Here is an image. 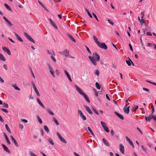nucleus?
<instances>
[{
  "label": "nucleus",
  "mask_w": 156,
  "mask_h": 156,
  "mask_svg": "<svg viewBox=\"0 0 156 156\" xmlns=\"http://www.w3.org/2000/svg\"><path fill=\"white\" fill-rule=\"evenodd\" d=\"M88 57L91 63L94 66L97 65V62L99 61L100 60V56L96 53H93L92 56H89Z\"/></svg>",
  "instance_id": "obj_1"
},
{
  "label": "nucleus",
  "mask_w": 156,
  "mask_h": 156,
  "mask_svg": "<svg viewBox=\"0 0 156 156\" xmlns=\"http://www.w3.org/2000/svg\"><path fill=\"white\" fill-rule=\"evenodd\" d=\"M78 114L80 116V117L82 119L85 121L86 120V117L85 115H84L83 113H82V111L80 110H78Z\"/></svg>",
  "instance_id": "obj_2"
},
{
  "label": "nucleus",
  "mask_w": 156,
  "mask_h": 156,
  "mask_svg": "<svg viewBox=\"0 0 156 156\" xmlns=\"http://www.w3.org/2000/svg\"><path fill=\"white\" fill-rule=\"evenodd\" d=\"M97 44L100 48H101L106 49L107 48V46L105 43H102L99 42Z\"/></svg>",
  "instance_id": "obj_3"
},
{
  "label": "nucleus",
  "mask_w": 156,
  "mask_h": 156,
  "mask_svg": "<svg viewBox=\"0 0 156 156\" xmlns=\"http://www.w3.org/2000/svg\"><path fill=\"white\" fill-rule=\"evenodd\" d=\"M56 134L59 138V139L62 142H63L65 144H66L67 143L66 140L61 136L60 134L58 132H56Z\"/></svg>",
  "instance_id": "obj_4"
},
{
  "label": "nucleus",
  "mask_w": 156,
  "mask_h": 156,
  "mask_svg": "<svg viewBox=\"0 0 156 156\" xmlns=\"http://www.w3.org/2000/svg\"><path fill=\"white\" fill-rule=\"evenodd\" d=\"M74 87L77 91L81 95H82L84 93L83 92L81 89L76 85H75Z\"/></svg>",
  "instance_id": "obj_5"
},
{
  "label": "nucleus",
  "mask_w": 156,
  "mask_h": 156,
  "mask_svg": "<svg viewBox=\"0 0 156 156\" xmlns=\"http://www.w3.org/2000/svg\"><path fill=\"white\" fill-rule=\"evenodd\" d=\"M32 85L33 86V88L35 92L37 94V95L39 97L40 96V94L38 91V90H37L35 84L33 82H32Z\"/></svg>",
  "instance_id": "obj_6"
},
{
  "label": "nucleus",
  "mask_w": 156,
  "mask_h": 156,
  "mask_svg": "<svg viewBox=\"0 0 156 156\" xmlns=\"http://www.w3.org/2000/svg\"><path fill=\"white\" fill-rule=\"evenodd\" d=\"M11 139L12 141V142L15 144V145L17 147H18L19 145L17 143V141H16L15 138L12 136L11 135L10 136Z\"/></svg>",
  "instance_id": "obj_7"
},
{
  "label": "nucleus",
  "mask_w": 156,
  "mask_h": 156,
  "mask_svg": "<svg viewBox=\"0 0 156 156\" xmlns=\"http://www.w3.org/2000/svg\"><path fill=\"white\" fill-rule=\"evenodd\" d=\"M64 72L65 73L66 75L67 76V77L68 78V80H69L71 82H72V80L71 79V78L69 74V73L66 70H64Z\"/></svg>",
  "instance_id": "obj_8"
},
{
  "label": "nucleus",
  "mask_w": 156,
  "mask_h": 156,
  "mask_svg": "<svg viewBox=\"0 0 156 156\" xmlns=\"http://www.w3.org/2000/svg\"><path fill=\"white\" fill-rule=\"evenodd\" d=\"M24 34L25 36L30 41L33 42V43H34V40L32 39V38L30 36L28 35L27 33H24Z\"/></svg>",
  "instance_id": "obj_9"
},
{
  "label": "nucleus",
  "mask_w": 156,
  "mask_h": 156,
  "mask_svg": "<svg viewBox=\"0 0 156 156\" xmlns=\"http://www.w3.org/2000/svg\"><path fill=\"white\" fill-rule=\"evenodd\" d=\"M129 106L127 107L126 105L124 107L123 110L124 112L127 114L129 113Z\"/></svg>",
  "instance_id": "obj_10"
},
{
  "label": "nucleus",
  "mask_w": 156,
  "mask_h": 156,
  "mask_svg": "<svg viewBox=\"0 0 156 156\" xmlns=\"http://www.w3.org/2000/svg\"><path fill=\"white\" fill-rule=\"evenodd\" d=\"M2 50L5 52H6L9 55H11V53L10 50L6 47L2 48Z\"/></svg>",
  "instance_id": "obj_11"
},
{
  "label": "nucleus",
  "mask_w": 156,
  "mask_h": 156,
  "mask_svg": "<svg viewBox=\"0 0 156 156\" xmlns=\"http://www.w3.org/2000/svg\"><path fill=\"white\" fill-rule=\"evenodd\" d=\"M154 115L153 114H151L148 117H145V119L147 121L150 122L151 119H153Z\"/></svg>",
  "instance_id": "obj_12"
},
{
  "label": "nucleus",
  "mask_w": 156,
  "mask_h": 156,
  "mask_svg": "<svg viewBox=\"0 0 156 156\" xmlns=\"http://www.w3.org/2000/svg\"><path fill=\"white\" fill-rule=\"evenodd\" d=\"M119 150L122 154H124V148L123 145L122 144L119 145Z\"/></svg>",
  "instance_id": "obj_13"
},
{
  "label": "nucleus",
  "mask_w": 156,
  "mask_h": 156,
  "mask_svg": "<svg viewBox=\"0 0 156 156\" xmlns=\"http://www.w3.org/2000/svg\"><path fill=\"white\" fill-rule=\"evenodd\" d=\"M2 146L3 149L5 151L9 153H11L10 151L8 149L7 147L5 145L2 144Z\"/></svg>",
  "instance_id": "obj_14"
},
{
  "label": "nucleus",
  "mask_w": 156,
  "mask_h": 156,
  "mask_svg": "<svg viewBox=\"0 0 156 156\" xmlns=\"http://www.w3.org/2000/svg\"><path fill=\"white\" fill-rule=\"evenodd\" d=\"M126 140L129 142V143L130 144V145L133 147L134 148V146L131 141V140L127 136H126Z\"/></svg>",
  "instance_id": "obj_15"
},
{
  "label": "nucleus",
  "mask_w": 156,
  "mask_h": 156,
  "mask_svg": "<svg viewBox=\"0 0 156 156\" xmlns=\"http://www.w3.org/2000/svg\"><path fill=\"white\" fill-rule=\"evenodd\" d=\"M60 53L64 55L66 57H67L69 54V51L67 50H64L62 52H60Z\"/></svg>",
  "instance_id": "obj_16"
},
{
  "label": "nucleus",
  "mask_w": 156,
  "mask_h": 156,
  "mask_svg": "<svg viewBox=\"0 0 156 156\" xmlns=\"http://www.w3.org/2000/svg\"><path fill=\"white\" fill-rule=\"evenodd\" d=\"M84 107L86 111L90 114H92L93 113L90 108L87 106H84Z\"/></svg>",
  "instance_id": "obj_17"
},
{
  "label": "nucleus",
  "mask_w": 156,
  "mask_h": 156,
  "mask_svg": "<svg viewBox=\"0 0 156 156\" xmlns=\"http://www.w3.org/2000/svg\"><path fill=\"white\" fill-rule=\"evenodd\" d=\"M49 20L50 21L51 23L52 26L56 29H57V27L55 23L50 19H49Z\"/></svg>",
  "instance_id": "obj_18"
},
{
  "label": "nucleus",
  "mask_w": 156,
  "mask_h": 156,
  "mask_svg": "<svg viewBox=\"0 0 156 156\" xmlns=\"http://www.w3.org/2000/svg\"><path fill=\"white\" fill-rule=\"evenodd\" d=\"M17 39L21 42H23V39L19 36V35L16 33H14Z\"/></svg>",
  "instance_id": "obj_19"
},
{
  "label": "nucleus",
  "mask_w": 156,
  "mask_h": 156,
  "mask_svg": "<svg viewBox=\"0 0 156 156\" xmlns=\"http://www.w3.org/2000/svg\"><path fill=\"white\" fill-rule=\"evenodd\" d=\"M4 136L5 138V140H6V141L7 142V143L9 145H10L11 144V143H10V141H9L8 136H7L5 133L4 134Z\"/></svg>",
  "instance_id": "obj_20"
},
{
  "label": "nucleus",
  "mask_w": 156,
  "mask_h": 156,
  "mask_svg": "<svg viewBox=\"0 0 156 156\" xmlns=\"http://www.w3.org/2000/svg\"><path fill=\"white\" fill-rule=\"evenodd\" d=\"M115 114L117 116H118L119 118H120L121 119H122V120H123L124 119V118H123V116L122 115L119 114V113H118L117 112H115Z\"/></svg>",
  "instance_id": "obj_21"
},
{
  "label": "nucleus",
  "mask_w": 156,
  "mask_h": 156,
  "mask_svg": "<svg viewBox=\"0 0 156 156\" xmlns=\"http://www.w3.org/2000/svg\"><path fill=\"white\" fill-rule=\"evenodd\" d=\"M86 101L90 103V101L87 95H86L85 93H84L82 95Z\"/></svg>",
  "instance_id": "obj_22"
},
{
  "label": "nucleus",
  "mask_w": 156,
  "mask_h": 156,
  "mask_svg": "<svg viewBox=\"0 0 156 156\" xmlns=\"http://www.w3.org/2000/svg\"><path fill=\"white\" fill-rule=\"evenodd\" d=\"M37 102H38V104L40 105L43 108L45 109V106L44 105L41 103V101H40V100H39V99L38 98L37 99Z\"/></svg>",
  "instance_id": "obj_23"
},
{
  "label": "nucleus",
  "mask_w": 156,
  "mask_h": 156,
  "mask_svg": "<svg viewBox=\"0 0 156 156\" xmlns=\"http://www.w3.org/2000/svg\"><path fill=\"white\" fill-rule=\"evenodd\" d=\"M126 62L127 64L129 66H130L131 65V63H132L133 65L134 64L132 61L129 58V60H126Z\"/></svg>",
  "instance_id": "obj_24"
},
{
  "label": "nucleus",
  "mask_w": 156,
  "mask_h": 156,
  "mask_svg": "<svg viewBox=\"0 0 156 156\" xmlns=\"http://www.w3.org/2000/svg\"><path fill=\"white\" fill-rule=\"evenodd\" d=\"M47 112L50 115H54V113L50 108H48L47 110Z\"/></svg>",
  "instance_id": "obj_25"
},
{
  "label": "nucleus",
  "mask_w": 156,
  "mask_h": 156,
  "mask_svg": "<svg viewBox=\"0 0 156 156\" xmlns=\"http://www.w3.org/2000/svg\"><path fill=\"white\" fill-rule=\"evenodd\" d=\"M67 36L72 41L74 42H76V41L75 40V39L73 38V37L71 35L69 34H68Z\"/></svg>",
  "instance_id": "obj_26"
},
{
  "label": "nucleus",
  "mask_w": 156,
  "mask_h": 156,
  "mask_svg": "<svg viewBox=\"0 0 156 156\" xmlns=\"http://www.w3.org/2000/svg\"><path fill=\"white\" fill-rule=\"evenodd\" d=\"M102 140L104 143L107 146H109L110 145L109 143L107 141V140L104 138H103Z\"/></svg>",
  "instance_id": "obj_27"
},
{
  "label": "nucleus",
  "mask_w": 156,
  "mask_h": 156,
  "mask_svg": "<svg viewBox=\"0 0 156 156\" xmlns=\"http://www.w3.org/2000/svg\"><path fill=\"white\" fill-rule=\"evenodd\" d=\"M48 140L51 144L52 145H54V143L53 140L51 138H48Z\"/></svg>",
  "instance_id": "obj_28"
},
{
  "label": "nucleus",
  "mask_w": 156,
  "mask_h": 156,
  "mask_svg": "<svg viewBox=\"0 0 156 156\" xmlns=\"http://www.w3.org/2000/svg\"><path fill=\"white\" fill-rule=\"evenodd\" d=\"M52 121L55 122L57 125L58 126L59 125V124L58 122L55 118L54 117L52 118Z\"/></svg>",
  "instance_id": "obj_29"
},
{
  "label": "nucleus",
  "mask_w": 156,
  "mask_h": 156,
  "mask_svg": "<svg viewBox=\"0 0 156 156\" xmlns=\"http://www.w3.org/2000/svg\"><path fill=\"white\" fill-rule=\"evenodd\" d=\"M0 59L3 61H5V58L4 56L0 53Z\"/></svg>",
  "instance_id": "obj_30"
},
{
  "label": "nucleus",
  "mask_w": 156,
  "mask_h": 156,
  "mask_svg": "<svg viewBox=\"0 0 156 156\" xmlns=\"http://www.w3.org/2000/svg\"><path fill=\"white\" fill-rule=\"evenodd\" d=\"M93 38L94 41L97 44H98L100 42L98 41V39L97 37H96L94 35L93 36Z\"/></svg>",
  "instance_id": "obj_31"
},
{
  "label": "nucleus",
  "mask_w": 156,
  "mask_h": 156,
  "mask_svg": "<svg viewBox=\"0 0 156 156\" xmlns=\"http://www.w3.org/2000/svg\"><path fill=\"white\" fill-rule=\"evenodd\" d=\"M44 129L45 131H46L47 133H48L49 132V130L47 126H44Z\"/></svg>",
  "instance_id": "obj_32"
},
{
  "label": "nucleus",
  "mask_w": 156,
  "mask_h": 156,
  "mask_svg": "<svg viewBox=\"0 0 156 156\" xmlns=\"http://www.w3.org/2000/svg\"><path fill=\"white\" fill-rule=\"evenodd\" d=\"M12 86L16 90H20V89L16 86V84H13L12 85Z\"/></svg>",
  "instance_id": "obj_33"
},
{
  "label": "nucleus",
  "mask_w": 156,
  "mask_h": 156,
  "mask_svg": "<svg viewBox=\"0 0 156 156\" xmlns=\"http://www.w3.org/2000/svg\"><path fill=\"white\" fill-rule=\"evenodd\" d=\"M138 108V106L137 105L136 106H134L133 107L132 109V111L133 112H135Z\"/></svg>",
  "instance_id": "obj_34"
},
{
  "label": "nucleus",
  "mask_w": 156,
  "mask_h": 156,
  "mask_svg": "<svg viewBox=\"0 0 156 156\" xmlns=\"http://www.w3.org/2000/svg\"><path fill=\"white\" fill-rule=\"evenodd\" d=\"M5 127L7 130L10 133H11V131L7 124H6L5 125Z\"/></svg>",
  "instance_id": "obj_35"
},
{
  "label": "nucleus",
  "mask_w": 156,
  "mask_h": 156,
  "mask_svg": "<svg viewBox=\"0 0 156 156\" xmlns=\"http://www.w3.org/2000/svg\"><path fill=\"white\" fill-rule=\"evenodd\" d=\"M95 86L96 88L98 90H100L101 88V86L99 85V84L98 83L96 82L95 83Z\"/></svg>",
  "instance_id": "obj_36"
},
{
  "label": "nucleus",
  "mask_w": 156,
  "mask_h": 156,
  "mask_svg": "<svg viewBox=\"0 0 156 156\" xmlns=\"http://www.w3.org/2000/svg\"><path fill=\"white\" fill-rule=\"evenodd\" d=\"M37 119L38 121V122L42 124V121L41 119V118L39 117V115H37Z\"/></svg>",
  "instance_id": "obj_37"
},
{
  "label": "nucleus",
  "mask_w": 156,
  "mask_h": 156,
  "mask_svg": "<svg viewBox=\"0 0 156 156\" xmlns=\"http://www.w3.org/2000/svg\"><path fill=\"white\" fill-rule=\"evenodd\" d=\"M4 5L5 7L9 10H11V9L10 6L6 4H5Z\"/></svg>",
  "instance_id": "obj_38"
},
{
  "label": "nucleus",
  "mask_w": 156,
  "mask_h": 156,
  "mask_svg": "<svg viewBox=\"0 0 156 156\" xmlns=\"http://www.w3.org/2000/svg\"><path fill=\"white\" fill-rule=\"evenodd\" d=\"M85 10H86V11L88 15L89 16V17H90V18H92V16L91 15V14H90V13L89 11L87 9H86Z\"/></svg>",
  "instance_id": "obj_39"
},
{
  "label": "nucleus",
  "mask_w": 156,
  "mask_h": 156,
  "mask_svg": "<svg viewBox=\"0 0 156 156\" xmlns=\"http://www.w3.org/2000/svg\"><path fill=\"white\" fill-rule=\"evenodd\" d=\"M94 74L95 75H97L98 76H99V71L98 69L96 70L94 73Z\"/></svg>",
  "instance_id": "obj_40"
},
{
  "label": "nucleus",
  "mask_w": 156,
  "mask_h": 156,
  "mask_svg": "<svg viewBox=\"0 0 156 156\" xmlns=\"http://www.w3.org/2000/svg\"><path fill=\"white\" fill-rule=\"evenodd\" d=\"M48 66L49 72L53 70L52 68L51 67V66L50 65H49V64H48Z\"/></svg>",
  "instance_id": "obj_41"
},
{
  "label": "nucleus",
  "mask_w": 156,
  "mask_h": 156,
  "mask_svg": "<svg viewBox=\"0 0 156 156\" xmlns=\"http://www.w3.org/2000/svg\"><path fill=\"white\" fill-rule=\"evenodd\" d=\"M87 129L90 132V133L92 135H93V136H94V134L93 133V132L92 130L89 127H87Z\"/></svg>",
  "instance_id": "obj_42"
},
{
  "label": "nucleus",
  "mask_w": 156,
  "mask_h": 156,
  "mask_svg": "<svg viewBox=\"0 0 156 156\" xmlns=\"http://www.w3.org/2000/svg\"><path fill=\"white\" fill-rule=\"evenodd\" d=\"M101 124L103 128H104L106 126V123L102 121H101Z\"/></svg>",
  "instance_id": "obj_43"
},
{
  "label": "nucleus",
  "mask_w": 156,
  "mask_h": 156,
  "mask_svg": "<svg viewBox=\"0 0 156 156\" xmlns=\"http://www.w3.org/2000/svg\"><path fill=\"white\" fill-rule=\"evenodd\" d=\"M103 128L104 129V130L107 132V133L109 132V129L108 127L106 126Z\"/></svg>",
  "instance_id": "obj_44"
},
{
  "label": "nucleus",
  "mask_w": 156,
  "mask_h": 156,
  "mask_svg": "<svg viewBox=\"0 0 156 156\" xmlns=\"http://www.w3.org/2000/svg\"><path fill=\"white\" fill-rule=\"evenodd\" d=\"M19 127L20 129H21V130H22L24 128V126L23 124H20Z\"/></svg>",
  "instance_id": "obj_45"
},
{
  "label": "nucleus",
  "mask_w": 156,
  "mask_h": 156,
  "mask_svg": "<svg viewBox=\"0 0 156 156\" xmlns=\"http://www.w3.org/2000/svg\"><path fill=\"white\" fill-rule=\"evenodd\" d=\"M92 110L93 112H94V113L97 114L98 115H99V114L98 112L95 109V108H93L92 109Z\"/></svg>",
  "instance_id": "obj_46"
},
{
  "label": "nucleus",
  "mask_w": 156,
  "mask_h": 156,
  "mask_svg": "<svg viewBox=\"0 0 156 156\" xmlns=\"http://www.w3.org/2000/svg\"><path fill=\"white\" fill-rule=\"evenodd\" d=\"M48 54L50 55H54V56L55 55L54 52L53 51H52V52H51L49 51H48Z\"/></svg>",
  "instance_id": "obj_47"
},
{
  "label": "nucleus",
  "mask_w": 156,
  "mask_h": 156,
  "mask_svg": "<svg viewBox=\"0 0 156 156\" xmlns=\"http://www.w3.org/2000/svg\"><path fill=\"white\" fill-rule=\"evenodd\" d=\"M50 57L52 59V60L54 62H56V60L54 57L52 55H51Z\"/></svg>",
  "instance_id": "obj_48"
},
{
  "label": "nucleus",
  "mask_w": 156,
  "mask_h": 156,
  "mask_svg": "<svg viewBox=\"0 0 156 156\" xmlns=\"http://www.w3.org/2000/svg\"><path fill=\"white\" fill-rule=\"evenodd\" d=\"M85 47L86 48L87 50V51L88 52V53L89 54H92L91 52L90 51L89 49V48L86 46H85Z\"/></svg>",
  "instance_id": "obj_49"
},
{
  "label": "nucleus",
  "mask_w": 156,
  "mask_h": 156,
  "mask_svg": "<svg viewBox=\"0 0 156 156\" xmlns=\"http://www.w3.org/2000/svg\"><path fill=\"white\" fill-rule=\"evenodd\" d=\"M49 72L50 73L51 75H52V76H53V77H55V76L54 75V70L50 71Z\"/></svg>",
  "instance_id": "obj_50"
},
{
  "label": "nucleus",
  "mask_w": 156,
  "mask_h": 156,
  "mask_svg": "<svg viewBox=\"0 0 156 156\" xmlns=\"http://www.w3.org/2000/svg\"><path fill=\"white\" fill-rule=\"evenodd\" d=\"M148 46L150 47H152L154 45V44L152 43H148L147 44Z\"/></svg>",
  "instance_id": "obj_51"
},
{
  "label": "nucleus",
  "mask_w": 156,
  "mask_h": 156,
  "mask_svg": "<svg viewBox=\"0 0 156 156\" xmlns=\"http://www.w3.org/2000/svg\"><path fill=\"white\" fill-rule=\"evenodd\" d=\"M93 16H94V18H95V19L98 22L99 20H98V19L97 17V16H96V15L94 13H93Z\"/></svg>",
  "instance_id": "obj_52"
},
{
  "label": "nucleus",
  "mask_w": 156,
  "mask_h": 156,
  "mask_svg": "<svg viewBox=\"0 0 156 156\" xmlns=\"http://www.w3.org/2000/svg\"><path fill=\"white\" fill-rule=\"evenodd\" d=\"M143 89L144 90L147 92H149L150 91L149 89L147 88H146L144 87V88H143Z\"/></svg>",
  "instance_id": "obj_53"
},
{
  "label": "nucleus",
  "mask_w": 156,
  "mask_h": 156,
  "mask_svg": "<svg viewBox=\"0 0 156 156\" xmlns=\"http://www.w3.org/2000/svg\"><path fill=\"white\" fill-rule=\"evenodd\" d=\"M55 72L56 73L57 75L58 76H59V74H60V73H59V71L57 69L55 70Z\"/></svg>",
  "instance_id": "obj_54"
},
{
  "label": "nucleus",
  "mask_w": 156,
  "mask_h": 156,
  "mask_svg": "<svg viewBox=\"0 0 156 156\" xmlns=\"http://www.w3.org/2000/svg\"><path fill=\"white\" fill-rule=\"evenodd\" d=\"M1 110L5 113H8V112L7 110L5 108H2Z\"/></svg>",
  "instance_id": "obj_55"
},
{
  "label": "nucleus",
  "mask_w": 156,
  "mask_h": 156,
  "mask_svg": "<svg viewBox=\"0 0 156 156\" xmlns=\"http://www.w3.org/2000/svg\"><path fill=\"white\" fill-rule=\"evenodd\" d=\"M4 107L7 108L9 107V105L8 104L6 103H4L3 104Z\"/></svg>",
  "instance_id": "obj_56"
},
{
  "label": "nucleus",
  "mask_w": 156,
  "mask_h": 156,
  "mask_svg": "<svg viewBox=\"0 0 156 156\" xmlns=\"http://www.w3.org/2000/svg\"><path fill=\"white\" fill-rule=\"evenodd\" d=\"M142 149L144 151H147V149L146 147H145L144 146L142 145Z\"/></svg>",
  "instance_id": "obj_57"
},
{
  "label": "nucleus",
  "mask_w": 156,
  "mask_h": 156,
  "mask_svg": "<svg viewBox=\"0 0 156 156\" xmlns=\"http://www.w3.org/2000/svg\"><path fill=\"white\" fill-rule=\"evenodd\" d=\"M108 23L110 24H111L112 25H113L114 23H113V22H112L109 19H108Z\"/></svg>",
  "instance_id": "obj_58"
},
{
  "label": "nucleus",
  "mask_w": 156,
  "mask_h": 156,
  "mask_svg": "<svg viewBox=\"0 0 156 156\" xmlns=\"http://www.w3.org/2000/svg\"><path fill=\"white\" fill-rule=\"evenodd\" d=\"M21 121L22 122L25 123H27V121L25 119H21Z\"/></svg>",
  "instance_id": "obj_59"
},
{
  "label": "nucleus",
  "mask_w": 156,
  "mask_h": 156,
  "mask_svg": "<svg viewBox=\"0 0 156 156\" xmlns=\"http://www.w3.org/2000/svg\"><path fill=\"white\" fill-rule=\"evenodd\" d=\"M151 108H152V114H153L154 112V109L153 107V106L152 105L151 106Z\"/></svg>",
  "instance_id": "obj_60"
},
{
  "label": "nucleus",
  "mask_w": 156,
  "mask_h": 156,
  "mask_svg": "<svg viewBox=\"0 0 156 156\" xmlns=\"http://www.w3.org/2000/svg\"><path fill=\"white\" fill-rule=\"evenodd\" d=\"M38 2L39 3V4L44 8V5L42 4V3L40 1H38Z\"/></svg>",
  "instance_id": "obj_61"
},
{
  "label": "nucleus",
  "mask_w": 156,
  "mask_h": 156,
  "mask_svg": "<svg viewBox=\"0 0 156 156\" xmlns=\"http://www.w3.org/2000/svg\"><path fill=\"white\" fill-rule=\"evenodd\" d=\"M31 73L32 75V76L34 77V79H35V76L34 75L32 70H31Z\"/></svg>",
  "instance_id": "obj_62"
},
{
  "label": "nucleus",
  "mask_w": 156,
  "mask_h": 156,
  "mask_svg": "<svg viewBox=\"0 0 156 156\" xmlns=\"http://www.w3.org/2000/svg\"><path fill=\"white\" fill-rule=\"evenodd\" d=\"M0 121L2 122H4V120L0 115Z\"/></svg>",
  "instance_id": "obj_63"
},
{
  "label": "nucleus",
  "mask_w": 156,
  "mask_h": 156,
  "mask_svg": "<svg viewBox=\"0 0 156 156\" xmlns=\"http://www.w3.org/2000/svg\"><path fill=\"white\" fill-rule=\"evenodd\" d=\"M137 130L140 132V133L141 134H143V132H142L141 130L138 127H137Z\"/></svg>",
  "instance_id": "obj_64"
}]
</instances>
